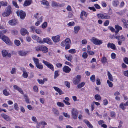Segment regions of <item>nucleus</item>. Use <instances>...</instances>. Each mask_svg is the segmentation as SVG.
Listing matches in <instances>:
<instances>
[{
	"label": "nucleus",
	"instance_id": "nucleus-36",
	"mask_svg": "<svg viewBox=\"0 0 128 128\" xmlns=\"http://www.w3.org/2000/svg\"><path fill=\"white\" fill-rule=\"evenodd\" d=\"M24 96L25 98V101L27 103L29 102V100L28 98V97L26 94H24Z\"/></svg>",
	"mask_w": 128,
	"mask_h": 128
},
{
	"label": "nucleus",
	"instance_id": "nucleus-62",
	"mask_svg": "<svg viewBox=\"0 0 128 128\" xmlns=\"http://www.w3.org/2000/svg\"><path fill=\"white\" fill-rule=\"evenodd\" d=\"M123 73L125 76L128 77V70L124 71Z\"/></svg>",
	"mask_w": 128,
	"mask_h": 128
},
{
	"label": "nucleus",
	"instance_id": "nucleus-30",
	"mask_svg": "<svg viewBox=\"0 0 128 128\" xmlns=\"http://www.w3.org/2000/svg\"><path fill=\"white\" fill-rule=\"evenodd\" d=\"M30 31L34 32L36 30V27L34 26H32L30 27Z\"/></svg>",
	"mask_w": 128,
	"mask_h": 128
},
{
	"label": "nucleus",
	"instance_id": "nucleus-56",
	"mask_svg": "<svg viewBox=\"0 0 128 128\" xmlns=\"http://www.w3.org/2000/svg\"><path fill=\"white\" fill-rule=\"evenodd\" d=\"M124 104L123 103H122L120 105V108H121L123 110H124L125 108H126L124 107Z\"/></svg>",
	"mask_w": 128,
	"mask_h": 128
},
{
	"label": "nucleus",
	"instance_id": "nucleus-54",
	"mask_svg": "<svg viewBox=\"0 0 128 128\" xmlns=\"http://www.w3.org/2000/svg\"><path fill=\"white\" fill-rule=\"evenodd\" d=\"M41 38L38 37V38H37L36 40L37 42L40 44H42L43 43V41L41 40Z\"/></svg>",
	"mask_w": 128,
	"mask_h": 128
},
{
	"label": "nucleus",
	"instance_id": "nucleus-43",
	"mask_svg": "<svg viewBox=\"0 0 128 128\" xmlns=\"http://www.w3.org/2000/svg\"><path fill=\"white\" fill-rule=\"evenodd\" d=\"M42 4H45L46 6H48L49 4V2L46 0H42Z\"/></svg>",
	"mask_w": 128,
	"mask_h": 128
},
{
	"label": "nucleus",
	"instance_id": "nucleus-45",
	"mask_svg": "<svg viewBox=\"0 0 128 128\" xmlns=\"http://www.w3.org/2000/svg\"><path fill=\"white\" fill-rule=\"evenodd\" d=\"M102 62L104 64H105L106 62V59L105 57H103L101 60Z\"/></svg>",
	"mask_w": 128,
	"mask_h": 128
},
{
	"label": "nucleus",
	"instance_id": "nucleus-16",
	"mask_svg": "<svg viewBox=\"0 0 128 128\" xmlns=\"http://www.w3.org/2000/svg\"><path fill=\"white\" fill-rule=\"evenodd\" d=\"M12 8L10 6H8V7L6 8L5 11L7 13H8L10 15L12 13V12L11 10Z\"/></svg>",
	"mask_w": 128,
	"mask_h": 128
},
{
	"label": "nucleus",
	"instance_id": "nucleus-33",
	"mask_svg": "<svg viewBox=\"0 0 128 128\" xmlns=\"http://www.w3.org/2000/svg\"><path fill=\"white\" fill-rule=\"evenodd\" d=\"M58 4H59L58 3L54 1H52V6L53 7L58 6Z\"/></svg>",
	"mask_w": 128,
	"mask_h": 128
},
{
	"label": "nucleus",
	"instance_id": "nucleus-14",
	"mask_svg": "<svg viewBox=\"0 0 128 128\" xmlns=\"http://www.w3.org/2000/svg\"><path fill=\"white\" fill-rule=\"evenodd\" d=\"M115 28L116 30L115 31V33L116 34L118 33L120 30H122V28L118 24L116 25L115 26Z\"/></svg>",
	"mask_w": 128,
	"mask_h": 128
},
{
	"label": "nucleus",
	"instance_id": "nucleus-40",
	"mask_svg": "<svg viewBox=\"0 0 128 128\" xmlns=\"http://www.w3.org/2000/svg\"><path fill=\"white\" fill-rule=\"evenodd\" d=\"M1 6H7L8 3L6 2L1 1L0 2Z\"/></svg>",
	"mask_w": 128,
	"mask_h": 128
},
{
	"label": "nucleus",
	"instance_id": "nucleus-46",
	"mask_svg": "<svg viewBox=\"0 0 128 128\" xmlns=\"http://www.w3.org/2000/svg\"><path fill=\"white\" fill-rule=\"evenodd\" d=\"M35 32L36 33L38 34H41L42 32L41 30L39 28H36Z\"/></svg>",
	"mask_w": 128,
	"mask_h": 128
},
{
	"label": "nucleus",
	"instance_id": "nucleus-47",
	"mask_svg": "<svg viewBox=\"0 0 128 128\" xmlns=\"http://www.w3.org/2000/svg\"><path fill=\"white\" fill-rule=\"evenodd\" d=\"M88 54L86 52H83L82 57L84 59L88 57Z\"/></svg>",
	"mask_w": 128,
	"mask_h": 128
},
{
	"label": "nucleus",
	"instance_id": "nucleus-38",
	"mask_svg": "<svg viewBox=\"0 0 128 128\" xmlns=\"http://www.w3.org/2000/svg\"><path fill=\"white\" fill-rule=\"evenodd\" d=\"M57 104L58 106L60 107H63L64 106V104L63 103L60 102H58L57 103Z\"/></svg>",
	"mask_w": 128,
	"mask_h": 128
},
{
	"label": "nucleus",
	"instance_id": "nucleus-32",
	"mask_svg": "<svg viewBox=\"0 0 128 128\" xmlns=\"http://www.w3.org/2000/svg\"><path fill=\"white\" fill-rule=\"evenodd\" d=\"M33 59L36 65L39 63V60L38 59L33 57Z\"/></svg>",
	"mask_w": 128,
	"mask_h": 128
},
{
	"label": "nucleus",
	"instance_id": "nucleus-21",
	"mask_svg": "<svg viewBox=\"0 0 128 128\" xmlns=\"http://www.w3.org/2000/svg\"><path fill=\"white\" fill-rule=\"evenodd\" d=\"M108 78L109 80L111 81H113V79L112 76L110 72L109 71L108 72Z\"/></svg>",
	"mask_w": 128,
	"mask_h": 128
},
{
	"label": "nucleus",
	"instance_id": "nucleus-1",
	"mask_svg": "<svg viewBox=\"0 0 128 128\" xmlns=\"http://www.w3.org/2000/svg\"><path fill=\"white\" fill-rule=\"evenodd\" d=\"M71 44V41L69 38H68L63 41L61 43V45L62 46H66L65 49L67 50L69 49L70 48V44Z\"/></svg>",
	"mask_w": 128,
	"mask_h": 128
},
{
	"label": "nucleus",
	"instance_id": "nucleus-44",
	"mask_svg": "<svg viewBox=\"0 0 128 128\" xmlns=\"http://www.w3.org/2000/svg\"><path fill=\"white\" fill-rule=\"evenodd\" d=\"M68 52L69 53L71 54H74L76 52V51L75 49H73L69 50Z\"/></svg>",
	"mask_w": 128,
	"mask_h": 128
},
{
	"label": "nucleus",
	"instance_id": "nucleus-58",
	"mask_svg": "<svg viewBox=\"0 0 128 128\" xmlns=\"http://www.w3.org/2000/svg\"><path fill=\"white\" fill-rule=\"evenodd\" d=\"M96 84L98 85H100V79L97 78L96 80Z\"/></svg>",
	"mask_w": 128,
	"mask_h": 128
},
{
	"label": "nucleus",
	"instance_id": "nucleus-59",
	"mask_svg": "<svg viewBox=\"0 0 128 128\" xmlns=\"http://www.w3.org/2000/svg\"><path fill=\"white\" fill-rule=\"evenodd\" d=\"M72 58V56L70 55L68 56L67 57L66 59L68 61L71 62Z\"/></svg>",
	"mask_w": 128,
	"mask_h": 128
},
{
	"label": "nucleus",
	"instance_id": "nucleus-31",
	"mask_svg": "<svg viewBox=\"0 0 128 128\" xmlns=\"http://www.w3.org/2000/svg\"><path fill=\"white\" fill-rule=\"evenodd\" d=\"M104 14H99L97 15V16L99 18L104 19Z\"/></svg>",
	"mask_w": 128,
	"mask_h": 128
},
{
	"label": "nucleus",
	"instance_id": "nucleus-51",
	"mask_svg": "<svg viewBox=\"0 0 128 128\" xmlns=\"http://www.w3.org/2000/svg\"><path fill=\"white\" fill-rule=\"evenodd\" d=\"M107 83L108 84L109 86L110 87H112L113 86V84L112 82L110 81L109 80H107Z\"/></svg>",
	"mask_w": 128,
	"mask_h": 128
},
{
	"label": "nucleus",
	"instance_id": "nucleus-64",
	"mask_svg": "<svg viewBox=\"0 0 128 128\" xmlns=\"http://www.w3.org/2000/svg\"><path fill=\"white\" fill-rule=\"evenodd\" d=\"M34 90V92H37L38 91V88L36 86H34L33 88Z\"/></svg>",
	"mask_w": 128,
	"mask_h": 128
},
{
	"label": "nucleus",
	"instance_id": "nucleus-37",
	"mask_svg": "<svg viewBox=\"0 0 128 128\" xmlns=\"http://www.w3.org/2000/svg\"><path fill=\"white\" fill-rule=\"evenodd\" d=\"M14 44L16 45L19 46L20 45V43L19 40H16L14 41Z\"/></svg>",
	"mask_w": 128,
	"mask_h": 128
},
{
	"label": "nucleus",
	"instance_id": "nucleus-53",
	"mask_svg": "<svg viewBox=\"0 0 128 128\" xmlns=\"http://www.w3.org/2000/svg\"><path fill=\"white\" fill-rule=\"evenodd\" d=\"M2 15L4 17H6L9 15L8 13H7L5 11L4 12L2 13Z\"/></svg>",
	"mask_w": 128,
	"mask_h": 128
},
{
	"label": "nucleus",
	"instance_id": "nucleus-61",
	"mask_svg": "<svg viewBox=\"0 0 128 128\" xmlns=\"http://www.w3.org/2000/svg\"><path fill=\"white\" fill-rule=\"evenodd\" d=\"M104 104L105 106L108 103V102L107 99H105L103 100Z\"/></svg>",
	"mask_w": 128,
	"mask_h": 128
},
{
	"label": "nucleus",
	"instance_id": "nucleus-55",
	"mask_svg": "<svg viewBox=\"0 0 128 128\" xmlns=\"http://www.w3.org/2000/svg\"><path fill=\"white\" fill-rule=\"evenodd\" d=\"M64 84L68 88H70V82L68 81H65L64 82Z\"/></svg>",
	"mask_w": 128,
	"mask_h": 128
},
{
	"label": "nucleus",
	"instance_id": "nucleus-3",
	"mask_svg": "<svg viewBox=\"0 0 128 128\" xmlns=\"http://www.w3.org/2000/svg\"><path fill=\"white\" fill-rule=\"evenodd\" d=\"M91 41L94 44L96 45H100L102 43V40L94 37L92 38Z\"/></svg>",
	"mask_w": 128,
	"mask_h": 128
},
{
	"label": "nucleus",
	"instance_id": "nucleus-60",
	"mask_svg": "<svg viewBox=\"0 0 128 128\" xmlns=\"http://www.w3.org/2000/svg\"><path fill=\"white\" fill-rule=\"evenodd\" d=\"M109 21L108 20H106L104 22V26H106L108 25L109 24Z\"/></svg>",
	"mask_w": 128,
	"mask_h": 128
},
{
	"label": "nucleus",
	"instance_id": "nucleus-41",
	"mask_svg": "<svg viewBox=\"0 0 128 128\" xmlns=\"http://www.w3.org/2000/svg\"><path fill=\"white\" fill-rule=\"evenodd\" d=\"M80 15L82 16H84L86 18L87 17V13L84 11H82L81 12Z\"/></svg>",
	"mask_w": 128,
	"mask_h": 128
},
{
	"label": "nucleus",
	"instance_id": "nucleus-28",
	"mask_svg": "<svg viewBox=\"0 0 128 128\" xmlns=\"http://www.w3.org/2000/svg\"><path fill=\"white\" fill-rule=\"evenodd\" d=\"M36 66L37 68L40 69L42 70L43 68V66L41 64L39 63L36 64Z\"/></svg>",
	"mask_w": 128,
	"mask_h": 128
},
{
	"label": "nucleus",
	"instance_id": "nucleus-57",
	"mask_svg": "<svg viewBox=\"0 0 128 128\" xmlns=\"http://www.w3.org/2000/svg\"><path fill=\"white\" fill-rule=\"evenodd\" d=\"M12 34H14V35H16V34L18 33V31L16 30H12L11 31Z\"/></svg>",
	"mask_w": 128,
	"mask_h": 128
},
{
	"label": "nucleus",
	"instance_id": "nucleus-39",
	"mask_svg": "<svg viewBox=\"0 0 128 128\" xmlns=\"http://www.w3.org/2000/svg\"><path fill=\"white\" fill-rule=\"evenodd\" d=\"M91 81L92 82H94L95 80V75H92L91 76L90 78Z\"/></svg>",
	"mask_w": 128,
	"mask_h": 128
},
{
	"label": "nucleus",
	"instance_id": "nucleus-24",
	"mask_svg": "<svg viewBox=\"0 0 128 128\" xmlns=\"http://www.w3.org/2000/svg\"><path fill=\"white\" fill-rule=\"evenodd\" d=\"M52 111L54 114L56 116H58L59 114V111L56 108H54L52 109Z\"/></svg>",
	"mask_w": 128,
	"mask_h": 128
},
{
	"label": "nucleus",
	"instance_id": "nucleus-63",
	"mask_svg": "<svg viewBox=\"0 0 128 128\" xmlns=\"http://www.w3.org/2000/svg\"><path fill=\"white\" fill-rule=\"evenodd\" d=\"M56 66L57 68H61L62 66V64L60 63H58L56 64Z\"/></svg>",
	"mask_w": 128,
	"mask_h": 128
},
{
	"label": "nucleus",
	"instance_id": "nucleus-26",
	"mask_svg": "<svg viewBox=\"0 0 128 128\" xmlns=\"http://www.w3.org/2000/svg\"><path fill=\"white\" fill-rule=\"evenodd\" d=\"M42 16H41V17L39 18V21H38L36 22L35 23V25L36 26H38L40 23V22H42Z\"/></svg>",
	"mask_w": 128,
	"mask_h": 128
},
{
	"label": "nucleus",
	"instance_id": "nucleus-49",
	"mask_svg": "<svg viewBox=\"0 0 128 128\" xmlns=\"http://www.w3.org/2000/svg\"><path fill=\"white\" fill-rule=\"evenodd\" d=\"M58 76V71H56L54 73V79L56 78Z\"/></svg>",
	"mask_w": 128,
	"mask_h": 128
},
{
	"label": "nucleus",
	"instance_id": "nucleus-27",
	"mask_svg": "<svg viewBox=\"0 0 128 128\" xmlns=\"http://www.w3.org/2000/svg\"><path fill=\"white\" fill-rule=\"evenodd\" d=\"M95 98L98 100H100L101 99V97L98 94H96L94 96Z\"/></svg>",
	"mask_w": 128,
	"mask_h": 128
},
{
	"label": "nucleus",
	"instance_id": "nucleus-8",
	"mask_svg": "<svg viewBox=\"0 0 128 128\" xmlns=\"http://www.w3.org/2000/svg\"><path fill=\"white\" fill-rule=\"evenodd\" d=\"M28 51H24L20 50L18 52V54L20 56H26L28 52Z\"/></svg>",
	"mask_w": 128,
	"mask_h": 128
},
{
	"label": "nucleus",
	"instance_id": "nucleus-25",
	"mask_svg": "<svg viewBox=\"0 0 128 128\" xmlns=\"http://www.w3.org/2000/svg\"><path fill=\"white\" fill-rule=\"evenodd\" d=\"M23 73L22 75V76L24 78H26L28 77V74L27 72L25 70L23 71Z\"/></svg>",
	"mask_w": 128,
	"mask_h": 128
},
{
	"label": "nucleus",
	"instance_id": "nucleus-15",
	"mask_svg": "<svg viewBox=\"0 0 128 128\" xmlns=\"http://www.w3.org/2000/svg\"><path fill=\"white\" fill-rule=\"evenodd\" d=\"M21 34L22 36H24L26 34H29L27 30L25 28L21 29L20 31Z\"/></svg>",
	"mask_w": 128,
	"mask_h": 128
},
{
	"label": "nucleus",
	"instance_id": "nucleus-22",
	"mask_svg": "<svg viewBox=\"0 0 128 128\" xmlns=\"http://www.w3.org/2000/svg\"><path fill=\"white\" fill-rule=\"evenodd\" d=\"M41 50L43 52L46 53L48 52V49L45 46L41 48Z\"/></svg>",
	"mask_w": 128,
	"mask_h": 128
},
{
	"label": "nucleus",
	"instance_id": "nucleus-12",
	"mask_svg": "<svg viewBox=\"0 0 128 128\" xmlns=\"http://www.w3.org/2000/svg\"><path fill=\"white\" fill-rule=\"evenodd\" d=\"M2 40L5 42L6 44L10 43V40L5 35L3 36L2 38Z\"/></svg>",
	"mask_w": 128,
	"mask_h": 128
},
{
	"label": "nucleus",
	"instance_id": "nucleus-50",
	"mask_svg": "<svg viewBox=\"0 0 128 128\" xmlns=\"http://www.w3.org/2000/svg\"><path fill=\"white\" fill-rule=\"evenodd\" d=\"M14 109L16 110H18L19 108L18 107V105L17 103H15L14 104Z\"/></svg>",
	"mask_w": 128,
	"mask_h": 128
},
{
	"label": "nucleus",
	"instance_id": "nucleus-19",
	"mask_svg": "<svg viewBox=\"0 0 128 128\" xmlns=\"http://www.w3.org/2000/svg\"><path fill=\"white\" fill-rule=\"evenodd\" d=\"M84 122L86 124L88 128H92L93 127L92 126L87 120H84Z\"/></svg>",
	"mask_w": 128,
	"mask_h": 128
},
{
	"label": "nucleus",
	"instance_id": "nucleus-11",
	"mask_svg": "<svg viewBox=\"0 0 128 128\" xmlns=\"http://www.w3.org/2000/svg\"><path fill=\"white\" fill-rule=\"evenodd\" d=\"M43 42H46L48 44H52V42L51 40L48 38H44L43 39Z\"/></svg>",
	"mask_w": 128,
	"mask_h": 128
},
{
	"label": "nucleus",
	"instance_id": "nucleus-13",
	"mask_svg": "<svg viewBox=\"0 0 128 128\" xmlns=\"http://www.w3.org/2000/svg\"><path fill=\"white\" fill-rule=\"evenodd\" d=\"M52 39L54 42H59L60 40V36L58 35L55 36H52Z\"/></svg>",
	"mask_w": 128,
	"mask_h": 128
},
{
	"label": "nucleus",
	"instance_id": "nucleus-10",
	"mask_svg": "<svg viewBox=\"0 0 128 128\" xmlns=\"http://www.w3.org/2000/svg\"><path fill=\"white\" fill-rule=\"evenodd\" d=\"M107 46L108 48H111L114 50L116 49L115 45L113 43L108 42L107 44Z\"/></svg>",
	"mask_w": 128,
	"mask_h": 128
},
{
	"label": "nucleus",
	"instance_id": "nucleus-42",
	"mask_svg": "<svg viewBox=\"0 0 128 128\" xmlns=\"http://www.w3.org/2000/svg\"><path fill=\"white\" fill-rule=\"evenodd\" d=\"M12 3L14 6L15 7L17 8H19V6L18 5L16 2L14 1H12Z\"/></svg>",
	"mask_w": 128,
	"mask_h": 128
},
{
	"label": "nucleus",
	"instance_id": "nucleus-4",
	"mask_svg": "<svg viewBox=\"0 0 128 128\" xmlns=\"http://www.w3.org/2000/svg\"><path fill=\"white\" fill-rule=\"evenodd\" d=\"M42 62L48 68L50 69L52 71H54V66L52 64L47 61H45L44 60H43Z\"/></svg>",
	"mask_w": 128,
	"mask_h": 128
},
{
	"label": "nucleus",
	"instance_id": "nucleus-52",
	"mask_svg": "<svg viewBox=\"0 0 128 128\" xmlns=\"http://www.w3.org/2000/svg\"><path fill=\"white\" fill-rule=\"evenodd\" d=\"M37 81L40 84H43L44 82V80H40L39 79H38Z\"/></svg>",
	"mask_w": 128,
	"mask_h": 128
},
{
	"label": "nucleus",
	"instance_id": "nucleus-5",
	"mask_svg": "<svg viewBox=\"0 0 128 128\" xmlns=\"http://www.w3.org/2000/svg\"><path fill=\"white\" fill-rule=\"evenodd\" d=\"M81 76L80 75H78L76 76V78L74 79L73 82L74 84H78L80 81Z\"/></svg>",
	"mask_w": 128,
	"mask_h": 128
},
{
	"label": "nucleus",
	"instance_id": "nucleus-2",
	"mask_svg": "<svg viewBox=\"0 0 128 128\" xmlns=\"http://www.w3.org/2000/svg\"><path fill=\"white\" fill-rule=\"evenodd\" d=\"M78 112L75 108H73L71 111L72 115V118L74 119H76L77 118V116Z\"/></svg>",
	"mask_w": 128,
	"mask_h": 128
},
{
	"label": "nucleus",
	"instance_id": "nucleus-17",
	"mask_svg": "<svg viewBox=\"0 0 128 128\" xmlns=\"http://www.w3.org/2000/svg\"><path fill=\"white\" fill-rule=\"evenodd\" d=\"M8 22L9 24L11 26L15 25L17 24L16 21L14 19L10 20Z\"/></svg>",
	"mask_w": 128,
	"mask_h": 128
},
{
	"label": "nucleus",
	"instance_id": "nucleus-6",
	"mask_svg": "<svg viewBox=\"0 0 128 128\" xmlns=\"http://www.w3.org/2000/svg\"><path fill=\"white\" fill-rule=\"evenodd\" d=\"M19 16L21 19L24 20L26 16L25 12L22 10H20L19 12Z\"/></svg>",
	"mask_w": 128,
	"mask_h": 128
},
{
	"label": "nucleus",
	"instance_id": "nucleus-18",
	"mask_svg": "<svg viewBox=\"0 0 128 128\" xmlns=\"http://www.w3.org/2000/svg\"><path fill=\"white\" fill-rule=\"evenodd\" d=\"M32 0H26L24 4V6H27L30 5L32 3Z\"/></svg>",
	"mask_w": 128,
	"mask_h": 128
},
{
	"label": "nucleus",
	"instance_id": "nucleus-34",
	"mask_svg": "<svg viewBox=\"0 0 128 128\" xmlns=\"http://www.w3.org/2000/svg\"><path fill=\"white\" fill-rule=\"evenodd\" d=\"M8 53L5 50H3L2 51V54L3 57H5L8 54Z\"/></svg>",
	"mask_w": 128,
	"mask_h": 128
},
{
	"label": "nucleus",
	"instance_id": "nucleus-20",
	"mask_svg": "<svg viewBox=\"0 0 128 128\" xmlns=\"http://www.w3.org/2000/svg\"><path fill=\"white\" fill-rule=\"evenodd\" d=\"M119 2L118 0H114L112 2L113 5L115 7L117 6L119 4Z\"/></svg>",
	"mask_w": 128,
	"mask_h": 128
},
{
	"label": "nucleus",
	"instance_id": "nucleus-29",
	"mask_svg": "<svg viewBox=\"0 0 128 128\" xmlns=\"http://www.w3.org/2000/svg\"><path fill=\"white\" fill-rule=\"evenodd\" d=\"M85 83L84 82H82L80 84H78L77 86V87L78 88H80L84 86Z\"/></svg>",
	"mask_w": 128,
	"mask_h": 128
},
{
	"label": "nucleus",
	"instance_id": "nucleus-35",
	"mask_svg": "<svg viewBox=\"0 0 128 128\" xmlns=\"http://www.w3.org/2000/svg\"><path fill=\"white\" fill-rule=\"evenodd\" d=\"M3 93L4 95L6 96H8L10 94L9 92H8L6 90H4L3 91Z\"/></svg>",
	"mask_w": 128,
	"mask_h": 128
},
{
	"label": "nucleus",
	"instance_id": "nucleus-48",
	"mask_svg": "<svg viewBox=\"0 0 128 128\" xmlns=\"http://www.w3.org/2000/svg\"><path fill=\"white\" fill-rule=\"evenodd\" d=\"M47 22H44L42 24V28H46L47 26Z\"/></svg>",
	"mask_w": 128,
	"mask_h": 128
},
{
	"label": "nucleus",
	"instance_id": "nucleus-23",
	"mask_svg": "<svg viewBox=\"0 0 128 128\" xmlns=\"http://www.w3.org/2000/svg\"><path fill=\"white\" fill-rule=\"evenodd\" d=\"M80 28L79 26H75L74 28L75 33L76 34H77Z\"/></svg>",
	"mask_w": 128,
	"mask_h": 128
},
{
	"label": "nucleus",
	"instance_id": "nucleus-9",
	"mask_svg": "<svg viewBox=\"0 0 128 128\" xmlns=\"http://www.w3.org/2000/svg\"><path fill=\"white\" fill-rule=\"evenodd\" d=\"M1 116L3 118L7 121H9L11 120L10 118L4 114H2Z\"/></svg>",
	"mask_w": 128,
	"mask_h": 128
},
{
	"label": "nucleus",
	"instance_id": "nucleus-7",
	"mask_svg": "<svg viewBox=\"0 0 128 128\" xmlns=\"http://www.w3.org/2000/svg\"><path fill=\"white\" fill-rule=\"evenodd\" d=\"M62 70L64 72L68 73L70 72L71 69L68 66H64L62 68Z\"/></svg>",
	"mask_w": 128,
	"mask_h": 128
}]
</instances>
